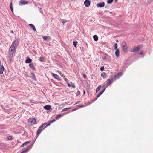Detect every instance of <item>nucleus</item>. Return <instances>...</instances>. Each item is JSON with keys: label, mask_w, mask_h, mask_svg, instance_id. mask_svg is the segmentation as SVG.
<instances>
[{"label": "nucleus", "mask_w": 153, "mask_h": 153, "mask_svg": "<svg viewBox=\"0 0 153 153\" xmlns=\"http://www.w3.org/2000/svg\"><path fill=\"white\" fill-rule=\"evenodd\" d=\"M143 53V51H140L139 53V54L140 55H142Z\"/></svg>", "instance_id": "79ce46f5"}, {"label": "nucleus", "mask_w": 153, "mask_h": 153, "mask_svg": "<svg viewBox=\"0 0 153 153\" xmlns=\"http://www.w3.org/2000/svg\"><path fill=\"white\" fill-rule=\"evenodd\" d=\"M10 32L12 33H13V30H11Z\"/></svg>", "instance_id": "864d4df0"}, {"label": "nucleus", "mask_w": 153, "mask_h": 153, "mask_svg": "<svg viewBox=\"0 0 153 153\" xmlns=\"http://www.w3.org/2000/svg\"><path fill=\"white\" fill-rule=\"evenodd\" d=\"M68 85L69 87L72 86L73 88H75V86L74 84L71 83V84H70L68 83Z\"/></svg>", "instance_id": "5701e85b"}, {"label": "nucleus", "mask_w": 153, "mask_h": 153, "mask_svg": "<svg viewBox=\"0 0 153 153\" xmlns=\"http://www.w3.org/2000/svg\"><path fill=\"white\" fill-rule=\"evenodd\" d=\"M7 139L9 140H10L12 139V138L11 136H9L7 137Z\"/></svg>", "instance_id": "37998d69"}, {"label": "nucleus", "mask_w": 153, "mask_h": 153, "mask_svg": "<svg viewBox=\"0 0 153 153\" xmlns=\"http://www.w3.org/2000/svg\"><path fill=\"white\" fill-rule=\"evenodd\" d=\"M106 73L105 72H103L101 74V76L103 77V78L105 77L106 76Z\"/></svg>", "instance_id": "bb28decb"}, {"label": "nucleus", "mask_w": 153, "mask_h": 153, "mask_svg": "<svg viewBox=\"0 0 153 153\" xmlns=\"http://www.w3.org/2000/svg\"><path fill=\"white\" fill-rule=\"evenodd\" d=\"M27 3V2L24 1L23 0H21L19 3V4L20 5H23L26 4Z\"/></svg>", "instance_id": "9d476101"}, {"label": "nucleus", "mask_w": 153, "mask_h": 153, "mask_svg": "<svg viewBox=\"0 0 153 153\" xmlns=\"http://www.w3.org/2000/svg\"><path fill=\"white\" fill-rule=\"evenodd\" d=\"M105 89V88H104L103 90H102V91H101L100 92H99V93L101 94H102L104 91Z\"/></svg>", "instance_id": "4c0bfd02"}, {"label": "nucleus", "mask_w": 153, "mask_h": 153, "mask_svg": "<svg viewBox=\"0 0 153 153\" xmlns=\"http://www.w3.org/2000/svg\"><path fill=\"white\" fill-rule=\"evenodd\" d=\"M61 22L62 23H63V24H64L67 22V21L65 20L62 19L61 20Z\"/></svg>", "instance_id": "f704fd0d"}, {"label": "nucleus", "mask_w": 153, "mask_h": 153, "mask_svg": "<svg viewBox=\"0 0 153 153\" xmlns=\"http://www.w3.org/2000/svg\"><path fill=\"white\" fill-rule=\"evenodd\" d=\"M77 108H75V109H73L72 110V111H74L76 110H77Z\"/></svg>", "instance_id": "3c124183"}, {"label": "nucleus", "mask_w": 153, "mask_h": 153, "mask_svg": "<svg viewBox=\"0 0 153 153\" xmlns=\"http://www.w3.org/2000/svg\"><path fill=\"white\" fill-rule=\"evenodd\" d=\"M62 115L61 114H58L56 117V119H58L59 117H61Z\"/></svg>", "instance_id": "2f4dec72"}, {"label": "nucleus", "mask_w": 153, "mask_h": 153, "mask_svg": "<svg viewBox=\"0 0 153 153\" xmlns=\"http://www.w3.org/2000/svg\"><path fill=\"white\" fill-rule=\"evenodd\" d=\"M79 107H80V108H82V107H84V105H79Z\"/></svg>", "instance_id": "49530a36"}, {"label": "nucleus", "mask_w": 153, "mask_h": 153, "mask_svg": "<svg viewBox=\"0 0 153 153\" xmlns=\"http://www.w3.org/2000/svg\"><path fill=\"white\" fill-rule=\"evenodd\" d=\"M40 11L41 12H42V9L41 8H40Z\"/></svg>", "instance_id": "603ef678"}, {"label": "nucleus", "mask_w": 153, "mask_h": 153, "mask_svg": "<svg viewBox=\"0 0 153 153\" xmlns=\"http://www.w3.org/2000/svg\"><path fill=\"white\" fill-rule=\"evenodd\" d=\"M105 89V88H104L103 90H102V91H101L100 92H99V93L101 94H102L104 91Z\"/></svg>", "instance_id": "e433bc0d"}, {"label": "nucleus", "mask_w": 153, "mask_h": 153, "mask_svg": "<svg viewBox=\"0 0 153 153\" xmlns=\"http://www.w3.org/2000/svg\"><path fill=\"white\" fill-rule=\"evenodd\" d=\"M115 54L117 57H118L119 56V50L118 49L116 50L115 52Z\"/></svg>", "instance_id": "a211bd4d"}, {"label": "nucleus", "mask_w": 153, "mask_h": 153, "mask_svg": "<svg viewBox=\"0 0 153 153\" xmlns=\"http://www.w3.org/2000/svg\"><path fill=\"white\" fill-rule=\"evenodd\" d=\"M108 85H107V84H104L103 86V88H106Z\"/></svg>", "instance_id": "58836bf2"}, {"label": "nucleus", "mask_w": 153, "mask_h": 153, "mask_svg": "<svg viewBox=\"0 0 153 153\" xmlns=\"http://www.w3.org/2000/svg\"><path fill=\"white\" fill-rule=\"evenodd\" d=\"M113 78H111L110 79H108L107 81V85H108L109 84L111 83V82H113Z\"/></svg>", "instance_id": "4468645a"}, {"label": "nucleus", "mask_w": 153, "mask_h": 153, "mask_svg": "<svg viewBox=\"0 0 153 153\" xmlns=\"http://www.w3.org/2000/svg\"><path fill=\"white\" fill-rule=\"evenodd\" d=\"M101 94L99 93L98 94L96 98L94 100V101L96 100L98 98Z\"/></svg>", "instance_id": "72a5a7b5"}, {"label": "nucleus", "mask_w": 153, "mask_h": 153, "mask_svg": "<svg viewBox=\"0 0 153 153\" xmlns=\"http://www.w3.org/2000/svg\"><path fill=\"white\" fill-rule=\"evenodd\" d=\"M43 39L46 41H49L51 39V37L49 36H44L42 37Z\"/></svg>", "instance_id": "1a4fd4ad"}, {"label": "nucleus", "mask_w": 153, "mask_h": 153, "mask_svg": "<svg viewBox=\"0 0 153 153\" xmlns=\"http://www.w3.org/2000/svg\"><path fill=\"white\" fill-rule=\"evenodd\" d=\"M121 47L124 52L127 51V46L126 41H123L122 43Z\"/></svg>", "instance_id": "f03ea898"}, {"label": "nucleus", "mask_w": 153, "mask_h": 153, "mask_svg": "<svg viewBox=\"0 0 153 153\" xmlns=\"http://www.w3.org/2000/svg\"><path fill=\"white\" fill-rule=\"evenodd\" d=\"M32 62V59L29 58V57H27L26 59V60L25 61V62L26 63H30Z\"/></svg>", "instance_id": "f3484780"}, {"label": "nucleus", "mask_w": 153, "mask_h": 153, "mask_svg": "<svg viewBox=\"0 0 153 153\" xmlns=\"http://www.w3.org/2000/svg\"><path fill=\"white\" fill-rule=\"evenodd\" d=\"M83 93H84V94H85V91H83Z\"/></svg>", "instance_id": "5fc2aeb1"}, {"label": "nucleus", "mask_w": 153, "mask_h": 153, "mask_svg": "<svg viewBox=\"0 0 153 153\" xmlns=\"http://www.w3.org/2000/svg\"><path fill=\"white\" fill-rule=\"evenodd\" d=\"M31 76L33 79H35L36 78V77L34 74L33 73H31Z\"/></svg>", "instance_id": "cd10ccee"}, {"label": "nucleus", "mask_w": 153, "mask_h": 153, "mask_svg": "<svg viewBox=\"0 0 153 153\" xmlns=\"http://www.w3.org/2000/svg\"><path fill=\"white\" fill-rule=\"evenodd\" d=\"M101 88V86H98L97 88L96 89V92H97Z\"/></svg>", "instance_id": "7c9ffc66"}, {"label": "nucleus", "mask_w": 153, "mask_h": 153, "mask_svg": "<svg viewBox=\"0 0 153 153\" xmlns=\"http://www.w3.org/2000/svg\"><path fill=\"white\" fill-rule=\"evenodd\" d=\"M123 74V73L121 72L117 73L116 74V75H115V76H114L115 79H118L119 78L120 76H121Z\"/></svg>", "instance_id": "423d86ee"}, {"label": "nucleus", "mask_w": 153, "mask_h": 153, "mask_svg": "<svg viewBox=\"0 0 153 153\" xmlns=\"http://www.w3.org/2000/svg\"><path fill=\"white\" fill-rule=\"evenodd\" d=\"M90 4V1L88 0H86L84 2V4L86 7H89Z\"/></svg>", "instance_id": "6e6552de"}, {"label": "nucleus", "mask_w": 153, "mask_h": 153, "mask_svg": "<svg viewBox=\"0 0 153 153\" xmlns=\"http://www.w3.org/2000/svg\"><path fill=\"white\" fill-rule=\"evenodd\" d=\"M116 42H118V40H116Z\"/></svg>", "instance_id": "4d7b16f0"}, {"label": "nucleus", "mask_w": 153, "mask_h": 153, "mask_svg": "<svg viewBox=\"0 0 153 153\" xmlns=\"http://www.w3.org/2000/svg\"><path fill=\"white\" fill-rule=\"evenodd\" d=\"M10 10H11V11L13 12V6L12 5V2H11L10 3Z\"/></svg>", "instance_id": "393cba45"}, {"label": "nucleus", "mask_w": 153, "mask_h": 153, "mask_svg": "<svg viewBox=\"0 0 153 153\" xmlns=\"http://www.w3.org/2000/svg\"><path fill=\"white\" fill-rule=\"evenodd\" d=\"M93 38L94 40L95 41H97L98 39V37L96 35H94L93 36Z\"/></svg>", "instance_id": "4be33fe9"}, {"label": "nucleus", "mask_w": 153, "mask_h": 153, "mask_svg": "<svg viewBox=\"0 0 153 153\" xmlns=\"http://www.w3.org/2000/svg\"><path fill=\"white\" fill-rule=\"evenodd\" d=\"M47 124L46 123L42 124L39 128L37 132V134L39 135L41 133L42 131L46 127L43 128Z\"/></svg>", "instance_id": "7ed1b4c3"}, {"label": "nucleus", "mask_w": 153, "mask_h": 153, "mask_svg": "<svg viewBox=\"0 0 153 153\" xmlns=\"http://www.w3.org/2000/svg\"><path fill=\"white\" fill-rule=\"evenodd\" d=\"M104 68L103 66L101 67L100 68V70L102 71H103L104 70Z\"/></svg>", "instance_id": "a19ab883"}, {"label": "nucleus", "mask_w": 153, "mask_h": 153, "mask_svg": "<svg viewBox=\"0 0 153 153\" xmlns=\"http://www.w3.org/2000/svg\"><path fill=\"white\" fill-rule=\"evenodd\" d=\"M9 52V57L10 58V60L11 61V59H12V58L13 57V52Z\"/></svg>", "instance_id": "6ab92c4d"}, {"label": "nucleus", "mask_w": 153, "mask_h": 153, "mask_svg": "<svg viewBox=\"0 0 153 153\" xmlns=\"http://www.w3.org/2000/svg\"><path fill=\"white\" fill-rule=\"evenodd\" d=\"M29 66L30 68H31L33 69H35V68L33 65L32 63L30 64L29 65Z\"/></svg>", "instance_id": "b1692460"}, {"label": "nucleus", "mask_w": 153, "mask_h": 153, "mask_svg": "<svg viewBox=\"0 0 153 153\" xmlns=\"http://www.w3.org/2000/svg\"><path fill=\"white\" fill-rule=\"evenodd\" d=\"M5 68L4 66L1 65H0V74H2Z\"/></svg>", "instance_id": "f8f14e48"}, {"label": "nucleus", "mask_w": 153, "mask_h": 153, "mask_svg": "<svg viewBox=\"0 0 153 153\" xmlns=\"http://www.w3.org/2000/svg\"><path fill=\"white\" fill-rule=\"evenodd\" d=\"M90 104V102H88V104L86 105H85V106L87 105H89Z\"/></svg>", "instance_id": "09e8293b"}, {"label": "nucleus", "mask_w": 153, "mask_h": 153, "mask_svg": "<svg viewBox=\"0 0 153 153\" xmlns=\"http://www.w3.org/2000/svg\"><path fill=\"white\" fill-rule=\"evenodd\" d=\"M103 59H106V57L105 56H103Z\"/></svg>", "instance_id": "de8ad7c7"}, {"label": "nucleus", "mask_w": 153, "mask_h": 153, "mask_svg": "<svg viewBox=\"0 0 153 153\" xmlns=\"http://www.w3.org/2000/svg\"><path fill=\"white\" fill-rule=\"evenodd\" d=\"M43 107L46 110H50L51 108V106L49 105H45Z\"/></svg>", "instance_id": "ddd939ff"}, {"label": "nucleus", "mask_w": 153, "mask_h": 153, "mask_svg": "<svg viewBox=\"0 0 153 153\" xmlns=\"http://www.w3.org/2000/svg\"><path fill=\"white\" fill-rule=\"evenodd\" d=\"M52 75L54 77L57 79H60V77L57 75L56 74H55L54 73H52Z\"/></svg>", "instance_id": "2eb2a0df"}, {"label": "nucleus", "mask_w": 153, "mask_h": 153, "mask_svg": "<svg viewBox=\"0 0 153 153\" xmlns=\"http://www.w3.org/2000/svg\"><path fill=\"white\" fill-rule=\"evenodd\" d=\"M79 102V101H78V102H76L75 103V104H77Z\"/></svg>", "instance_id": "8fccbe9b"}, {"label": "nucleus", "mask_w": 153, "mask_h": 153, "mask_svg": "<svg viewBox=\"0 0 153 153\" xmlns=\"http://www.w3.org/2000/svg\"><path fill=\"white\" fill-rule=\"evenodd\" d=\"M77 43H78V42L77 41H73V45L74 47H76L77 44Z\"/></svg>", "instance_id": "a878e982"}, {"label": "nucleus", "mask_w": 153, "mask_h": 153, "mask_svg": "<svg viewBox=\"0 0 153 153\" xmlns=\"http://www.w3.org/2000/svg\"><path fill=\"white\" fill-rule=\"evenodd\" d=\"M76 95L78 96L80 94V92L79 91H78L76 94Z\"/></svg>", "instance_id": "c03bdc74"}, {"label": "nucleus", "mask_w": 153, "mask_h": 153, "mask_svg": "<svg viewBox=\"0 0 153 153\" xmlns=\"http://www.w3.org/2000/svg\"><path fill=\"white\" fill-rule=\"evenodd\" d=\"M30 143V141H27L25 143H23L21 146V147H24V146H25L26 145H27L28 144Z\"/></svg>", "instance_id": "412c9836"}, {"label": "nucleus", "mask_w": 153, "mask_h": 153, "mask_svg": "<svg viewBox=\"0 0 153 153\" xmlns=\"http://www.w3.org/2000/svg\"><path fill=\"white\" fill-rule=\"evenodd\" d=\"M55 120L54 119L52 120H51L48 123V124H47V125L45 127H46L48 126H49L52 123H53V122H55Z\"/></svg>", "instance_id": "aec40b11"}, {"label": "nucleus", "mask_w": 153, "mask_h": 153, "mask_svg": "<svg viewBox=\"0 0 153 153\" xmlns=\"http://www.w3.org/2000/svg\"><path fill=\"white\" fill-rule=\"evenodd\" d=\"M114 0H107V3L108 4L111 3Z\"/></svg>", "instance_id": "c756f323"}, {"label": "nucleus", "mask_w": 153, "mask_h": 153, "mask_svg": "<svg viewBox=\"0 0 153 153\" xmlns=\"http://www.w3.org/2000/svg\"><path fill=\"white\" fill-rule=\"evenodd\" d=\"M105 89V88H104L103 90H102V91H101L100 92H99V93L101 94H102L104 91Z\"/></svg>", "instance_id": "c9c22d12"}, {"label": "nucleus", "mask_w": 153, "mask_h": 153, "mask_svg": "<svg viewBox=\"0 0 153 153\" xmlns=\"http://www.w3.org/2000/svg\"><path fill=\"white\" fill-rule=\"evenodd\" d=\"M70 108H71V107H69V108H64V109H63L62 110V112H63V111H66L67 110H69Z\"/></svg>", "instance_id": "c85d7f7f"}, {"label": "nucleus", "mask_w": 153, "mask_h": 153, "mask_svg": "<svg viewBox=\"0 0 153 153\" xmlns=\"http://www.w3.org/2000/svg\"><path fill=\"white\" fill-rule=\"evenodd\" d=\"M39 59L40 61H43L44 60V59L43 57H40L39 58Z\"/></svg>", "instance_id": "ea45409f"}, {"label": "nucleus", "mask_w": 153, "mask_h": 153, "mask_svg": "<svg viewBox=\"0 0 153 153\" xmlns=\"http://www.w3.org/2000/svg\"><path fill=\"white\" fill-rule=\"evenodd\" d=\"M36 122L35 119H30L28 120V122L29 123L30 125H33L35 124Z\"/></svg>", "instance_id": "39448f33"}, {"label": "nucleus", "mask_w": 153, "mask_h": 153, "mask_svg": "<svg viewBox=\"0 0 153 153\" xmlns=\"http://www.w3.org/2000/svg\"><path fill=\"white\" fill-rule=\"evenodd\" d=\"M28 26L30 27L34 31H36V29L34 25L32 24H29L28 25Z\"/></svg>", "instance_id": "dca6fc26"}, {"label": "nucleus", "mask_w": 153, "mask_h": 153, "mask_svg": "<svg viewBox=\"0 0 153 153\" xmlns=\"http://www.w3.org/2000/svg\"><path fill=\"white\" fill-rule=\"evenodd\" d=\"M117 0H115V2H117Z\"/></svg>", "instance_id": "6e6d98bb"}, {"label": "nucleus", "mask_w": 153, "mask_h": 153, "mask_svg": "<svg viewBox=\"0 0 153 153\" xmlns=\"http://www.w3.org/2000/svg\"><path fill=\"white\" fill-rule=\"evenodd\" d=\"M18 43V40L17 39L15 40L13 42L9 49V52L14 53L15 51V48L17 47V45Z\"/></svg>", "instance_id": "f257e3e1"}, {"label": "nucleus", "mask_w": 153, "mask_h": 153, "mask_svg": "<svg viewBox=\"0 0 153 153\" xmlns=\"http://www.w3.org/2000/svg\"><path fill=\"white\" fill-rule=\"evenodd\" d=\"M83 76L84 78H85V79L86 77V76L85 74H83Z\"/></svg>", "instance_id": "a18cd8bd"}, {"label": "nucleus", "mask_w": 153, "mask_h": 153, "mask_svg": "<svg viewBox=\"0 0 153 153\" xmlns=\"http://www.w3.org/2000/svg\"><path fill=\"white\" fill-rule=\"evenodd\" d=\"M142 46H143L142 45H139L136 47H134L133 50L132 51L134 52H138L140 49L142 47Z\"/></svg>", "instance_id": "20e7f679"}, {"label": "nucleus", "mask_w": 153, "mask_h": 153, "mask_svg": "<svg viewBox=\"0 0 153 153\" xmlns=\"http://www.w3.org/2000/svg\"><path fill=\"white\" fill-rule=\"evenodd\" d=\"M104 2H102L97 4V6L98 7H104Z\"/></svg>", "instance_id": "0eeeda50"}, {"label": "nucleus", "mask_w": 153, "mask_h": 153, "mask_svg": "<svg viewBox=\"0 0 153 153\" xmlns=\"http://www.w3.org/2000/svg\"><path fill=\"white\" fill-rule=\"evenodd\" d=\"M117 45L116 43H115L114 44V48L115 50H117Z\"/></svg>", "instance_id": "473e14b6"}, {"label": "nucleus", "mask_w": 153, "mask_h": 153, "mask_svg": "<svg viewBox=\"0 0 153 153\" xmlns=\"http://www.w3.org/2000/svg\"><path fill=\"white\" fill-rule=\"evenodd\" d=\"M31 145H29L28 147H27L25 150L22 151L21 153H25L27 152L29 149H31Z\"/></svg>", "instance_id": "9b49d317"}]
</instances>
